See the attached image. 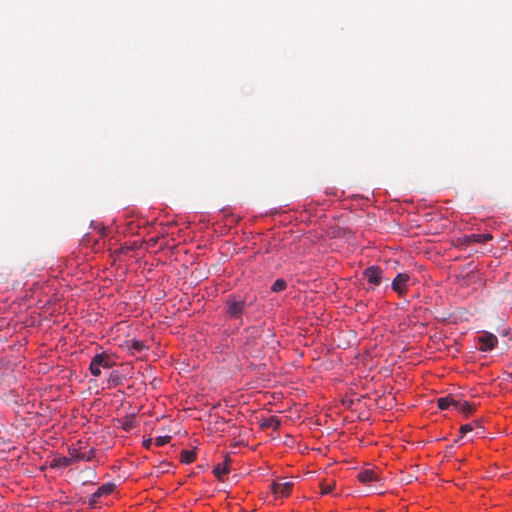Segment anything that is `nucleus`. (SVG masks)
Listing matches in <instances>:
<instances>
[{"instance_id": "nucleus-1", "label": "nucleus", "mask_w": 512, "mask_h": 512, "mask_svg": "<svg viewBox=\"0 0 512 512\" xmlns=\"http://www.w3.org/2000/svg\"><path fill=\"white\" fill-rule=\"evenodd\" d=\"M247 301L246 298L241 296H229L225 301V315L230 320H236L239 324L243 323V314L248 306H250L253 301Z\"/></svg>"}, {"instance_id": "nucleus-2", "label": "nucleus", "mask_w": 512, "mask_h": 512, "mask_svg": "<svg viewBox=\"0 0 512 512\" xmlns=\"http://www.w3.org/2000/svg\"><path fill=\"white\" fill-rule=\"evenodd\" d=\"M115 365V362L113 361L112 357L108 355L107 353H100L96 354L90 363L89 369L93 376H100L101 375V368L108 369Z\"/></svg>"}, {"instance_id": "nucleus-3", "label": "nucleus", "mask_w": 512, "mask_h": 512, "mask_svg": "<svg viewBox=\"0 0 512 512\" xmlns=\"http://www.w3.org/2000/svg\"><path fill=\"white\" fill-rule=\"evenodd\" d=\"M492 239L493 236L490 233L463 235L456 239V246L468 247L473 243H486Z\"/></svg>"}, {"instance_id": "nucleus-4", "label": "nucleus", "mask_w": 512, "mask_h": 512, "mask_svg": "<svg viewBox=\"0 0 512 512\" xmlns=\"http://www.w3.org/2000/svg\"><path fill=\"white\" fill-rule=\"evenodd\" d=\"M479 350L487 352L494 349L498 344V338L490 332H483L478 337Z\"/></svg>"}, {"instance_id": "nucleus-5", "label": "nucleus", "mask_w": 512, "mask_h": 512, "mask_svg": "<svg viewBox=\"0 0 512 512\" xmlns=\"http://www.w3.org/2000/svg\"><path fill=\"white\" fill-rule=\"evenodd\" d=\"M383 271L378 266H370L366 268L363 272L364 278L373 285V287H377L382 282Z\"/></svg>"}, {"instance_id": "nucleus-6", "label": "nucleus", "mask_w": 512, "mask_h": 512, "mask_svg": "<svg viewBox=\"0 0 512 512\" xmlns=\"http://www.w3.org/2000/svg\"><path fill=\"white\" fill-rule=\"evenodd\" d=\"M409 279L410 276L407 273H398L392 281V289L400 296L404 295L407 291V283Z\"/></svg>"}, {"instance_id": "nucleus-7", "label": "nucleus", "mask_w": 512, "mask_h": 512, "mask_svg": "<svg viewBox=\"0 0 512 512\" xmlns=\"http://www.w3.org/2000/svg\"><path fill=\"white\" fill-rule=\"evenodd\" d=\"M293 483L292 482H283V483H273L271 486V491L276 496L280 497H288L292 491Z\"/></svg>"}, {"instance_id": "nucleus-8", "label": "nucleus", "mask_w": 512, "mask_h": 512, "mask_svg": "<svg viewBox=\"0 0 512 512\" xmlns=\"http://www.w3.org/2000/svg\"><path fill=\"white\" fill-rule=\"evenodd\" d=\"M357 477L358 480L363 484H370L379 481L378 474L372 469H367L359 472Z\"/></svg>"}, {"instance_id": "nucleus-9", "label": "nucleus", "mask_w": 512, "mask_h": 512, "mask_svg": "<svg viewBox=\"0 0 512 512\" xmlns=\"http://www.w3.org/2000/svg\"><path fill=\"white\" fill-rule=\"evenodd\" d=\"M455 409L465 415H470L475 410V407L473 404H471L467 401L462 402V401L456 400Z\"/></svg>"}, {"instance_id": "nucleus-10", "label": "nucleus", "mask_w": 512, "mask_h": 512, "mask_svg": "<svg viewBox=\"0 0 512 512\" xmlns=\"http://www.w3.org/2000/svg\"><path fill=\"white\" fill-rule=\"evenodd\" d=\"M116 488L114 483H106L100 486L96 492H94V497H102L111 494Z\"/></svg>"}, {"instance_id": "nucleus-11", "label": "nucleus", "mask_w": 512, "mask_h": 512, "mask_svg": "<svg viewBox=\"0 0 512 512\" xmlns=\"http://www.w3.org/2000/svg\"><path fill=\"white\" fill-rule=\"evenodd\" d=\"M123 379H124V377L119 371L113 370L110 373L109 378H108L109 387H116V386L122 384Z\"/></svg>"}, {"instance_id": "nucleus-12", "label": "nucleus", "mask_w": 512, "mask_h": 512, "mask_svg": "<svg viewBox=\"0 0 512 512\" xmlns=\"http://www.w3.org/2000/svg\"><path fill=\"white\" fill-rule=\"evenodd\" d=\"M127 347L132 354L142 352L144 349H146V346L143 341L135 339L127 342Z\"/></svg>"}, {"instance_id": "nucleus-13", "label": "nucleus", "mask_w": 512, "mask_h": 512, "mask_svg": "<svg viewBox=\"0 0 512 512\" xmlns=\"http://www.w3.org/2000/svg\"><path fill=\"white\" fill-rule=\"evenodd\" d=\"M229 461H230V458L227 456L226 459H225V464L224 465L218 464L217 466L214 467L213 474L218 479H222L223 476L226 475L229 472L228 467H227Z\"/></svg>"}, {"instance_id": "nucleus-14", "label": "nucleus", "mask_w": 512, "mask_h": 512, "mask_svg": "<svg viewBox=\"0 0 512 512\" xmlns=\"http://www.w3.org/2000/svg\"><path fill=\"white\" fill-rule=\"evenodd\" d=\"M456 400L452 397H441L437 400V405L439 409L446 410L450 407L455 408Z\"/></svg>"}, {"instance_id": "nucleus-15", "label": "nucleus", "mask_w": 512, "mask_h": 512, "mask_svg": "<svg viewBox=\"0 0 512 512\" xmlns=\"http://www.w3.org/2000/svg\"><path fill=\"white\" fill-rule=\"evenodd\" d=\"M196 459V452L193 450H184L181 453V462L185 464H190L194 462Z\"/></svg>"}, {"instance_id": "nucleus-16", "label": "nucleus", "mask_w": 512, "mask_h": 512, "mask_svg": "<svg viewBox=\"0 0 512 512\" xmlns=\"http://www.w3.org/2000/svg\"><path fill=\"white\" fill-rule=\"evenodd\" d=\"M248 332L250 333V335L247 339V343L255 342L257 339H260L264 333V331L261 330L260 328H252L248 330Z\"/></svg>"}, {"instance_id": "nucleus-17", "label": "nucleus", "mask_w": 512, "mask_h": 512, "mask_svg": "<svg viewBox=\"0 0 512 512\" xmlns=\"http://www.w3.org/2000/svg\"><path fill=\"white\" fill-rule=\"evenodd\" d=\"M70 459L72 461H79V460H90V457H86L84 453H81L77 449H70L69 450Z\"/></svg>"}, {"instance_id": "nucleus-18", "label": "nucleus", "mask_w": 512, "mask_h": 512, "mask_svg": "<svg viewBox=\"0 0 512 512\" xmlns=\"http://www.w3.org/2000/svg\"><path fill=\"white\" fill-rule=\"evenodd\" d=\"M280 424V420L277 417L272 416L262 424V427L277 429L280 426Z\"/></svg>"}, {"instance_id": "nucleus-19", "label": "nucleus", "mask_w": 512, "mask_h": 512, "mask_svg": "<svg viewBox=\"0 0 512 512\" xmlns=\"http://www.w3.org/2000/svg\"><path fill=\"white\" fill-rule=\"evenodd\" d=\"M286 286H287L286 281L284 279L279 278V279L275 280V282L271 286V290L276 293L281 292L286 288Z\"/></svg>"}, {"instance_id": "nucleus-20", "label": "nucleus", "mask_w": 512, "mask_h": 512, "mask_svg": "<svg viewBox=\"0 0 512 512\" xmlns=\"http://www.w3.org/2000/svg\"><path fill=\"white\" fill-rule=\"evenodd\" d=\"M172 437L169 435L158 436L155 438V444L157 446H164L171 441Z\"/></svg>"}, {"instance_id": "nucleus-21", "label": "nucleus", "mask_w": 512, "mask_h": 512, "mask_svg": "<svg viewBox=\"0 0 512 512\" xmlns=\"http://www.w3.org/2000/svg\"><path fill=\"white\" fill-rule=\"evenodd\" d=\"M71 459L70 458H67V457H61L59 459L56 460V466H60V467H68L69 465H71Z\"/></svg>"}, {"instance_id": "nucleus-22", "label": "nucleus", "mask_w": 512, "mask_h": 512, "mask_svg": "<svg viewBox=\"0 0 512 512\" xmlns=\"http://www.w3.org/2000/svg\"><path fill=\"white\" fill-rule=\"evenodd\" d=\"M334 488V483L332 484H321V493L326 495L330 494Z\"/></svg>"}, {"instance_id": "nucleus-23", "label": "nucleus", "mask_w": 512, "mask_h": 512, "mask_svg": "<svg viewBox=\"0 0 512 512\" xmlns=\"http://www.w3.org/2000/svg\"><path fill=\"white\" fill-rule=\"evenodd\" d=\"M473 430V425L472 424H465V425H462L460 427V433L462 435H465L466 433L470 432Z\"/></svg>"}, {"instance_id": "nucleus-24", "label": "nucleus", "mask_w": 512, "mask_h": 512, "mask_svg": "<svg viewBox=\"0 0 512 512\" xmlns=\"http://www.w3.org/2000/svg\"><path fill=\"white\" fill-rule=\"evenodd\" d=\"M122 428H123L125 431H130V430L133 428V421H132V420H127V421H125V422L122 424Z\"/></svg>"}, {"instance_id": "nucleus-25", "label": "nucleus", "mask_w": 512, "mask_h": 512, "mask_svg": "<svg viewBox=\"0 0 512 512\" xmlns=\"http://www.w3.org/2000/svg\"><path fill=\"white\" fill-rule=\"evenodd\" d=\"M143 444L146 448H150L152 444V439L145 440Z\"/></svg>"}, {"instance_id": "nucleus-26", "label": "nucleus", "mask_w": 512, "mask_h": 512, "mask_svg": "<svg viewBox=\"0 0 512 512\" xmlns=\"http://www.w3.org/2000/svg\"><path fill=\"white\" fill-rule=\"evenodd\" d=\"M99 497H94V493L92 494V497H91V503H95L97 501Z\"/></svg>"}, {"instance_id": "nucleus-27", "label": "nucleus", "mask_w": 512, "mask_h": 512, "mask_svg": "<svg viewBox=\"0 0 512 512\" xmlns=\"http://www.w3.org/2000/svg\"><path fill=\"white\" fill-rule=\"evenodd\" d=\"M266 336H267V337H270V338H272V337H273V335H272L271 333H267V335H266Z\"/></svg>"}]
</instances>
